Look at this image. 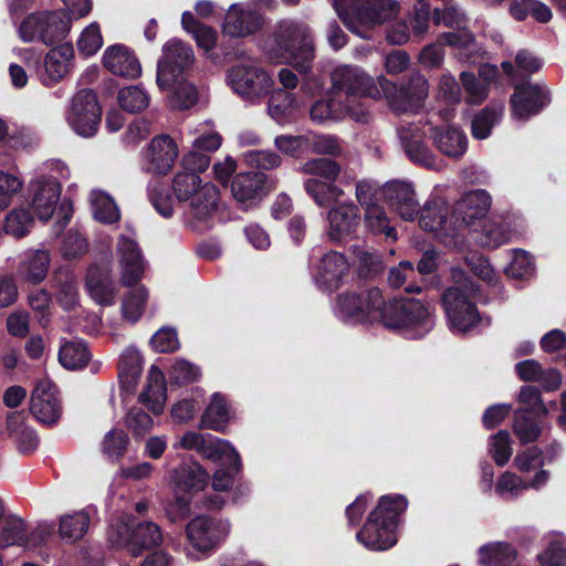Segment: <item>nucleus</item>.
Returning a JSON list of instances; mask_svg holds the SVG:
<instances>
[{"label":"nucleus","mask_w":566,"mask_h":566,"mask_svg":"<svg viewBox=\"0 0 566 566\" xmlns=\"http://www.w3.org/2000/svg\"><path fill=\"white\" fill-rule=\"evenodd\" d=\"M332 88L349 97H368L387 99L396 114L417 113L429 93L424 76L415 73L406 84L399 87L384 75L376 78L356 65H339L331 73Z\"/></svg>","instance_id":"obj_1"},{"label":"nucleus","mask_w":566,"mask_h":566,"mask_svg":"<svg viewBox=\"0 0 566 566\" xmlns=\"http://www.w3.org/2000/svg\"><path fill=\"white\" fill-rule=\"evenodd\" d=\"M266 54L274 63H287L301 73L310 72L314 60L310 28L290 20L279 22L266 43Z\"/></svg>","instance_id":"obj_2"},{"label":"nucleus","mask_w":566,"mask_h":566,"mask_svg":"<svg viewBox=\"0 0 566 566\" xmlns=\"http://www.w3.org/2000/svg\"><path fill=\"white\" fill-rule=\"evenodd\" d=\"M407 500L401 495H385L369 514L366 524L356 537L366 548L385 551L396 542L395 526L397 517L407 509Z\"/></svg>","instance_id":"obj_3"},{"label":"nucleus","mask_w":566,"mask_h":566,"mask_svg":"<svg viewBox=\"0 0 566 566\" xmlns=\"http://www.w3.org/2000/svg\"><path fill=\"white\" fill-rule=\"evenodd\" d=\"M71 17L65 11H38L28 14L18 27V35L24 43L40 42L52 45L70 32Z\"/></svg>","instance_id":"obj_4"},{"label":"nucleus","mask_w":566,"mask_h":566,"mask_svg":"<svg viewBox=\"0 0 566 566\" xmlns=\"http://www.w3.org/2000/svg\"><path fill=\"white\" fill-rule=\"evenodd\" d=\"M176 501L167 507L169 518L175 522L189 514L193 494L205 489L209 474L197 462L181 463L171 475Z\"/></svg>","instance_id":"obj_5"},{"label":"nucleus","mask_w":566,"mask_h":566,"mask_svg":"<svg viewBox=\"0 0 566 566\" xmlns=\"http://www.w3.org/2000/svg\"><path fill=\"white\" fill-rule=\"evenodd\" d=\"M384 326L391 329H412L422 336L433 327L432 311L417 298L389 301L384 316Z\"/></svg>","instance_id":"obj_6"},{"label":"nucleus","mask_w":566,"mask_h":566,"mask_svg":"<svg viewBox=\"0 0 566 566\" xmlns=\"http://www.w3.org/2000/svg\"><path fill=\"white\" fill-rule=\"evenodd\" d=\"M107 536L113 546L126 547L133 557L142 555L143 551L160 546L164 541L161 528L150 521L138 523L134 527L125 521H118L111 525Z\"/></svg>","instance_id":"obj_7"},{"label":"nucleus","mask_w":566,"mask_h":566,"mask_svg":"<svg viewBox=\"0 0 566 566\" xmlns=\"http://www.w3.org/2000/svg\"><path fill=\"white\" fill-rule=\"evenodd\" d=\"M478 289L467 279L443 294L444 310L452 329L467 332L480 322V315L472 302Z\"/></svg>","instance_id":"obj_8"},{"label":"nucleus","mask_w":566,"mask_h":566,"mask_svg":"<svg viewBox=\"0 0 566 566\" xmlns=\"http://www.w3.org/2000/svg\"><path fill=\"white\" fill-rule=\"evenodd\" d=\"M231 532V523L227 518H214L199 515L186 525V537L190 547L202 556H208L226 541Z\"/></svg>","instance_id":"obj_9"},{"label":"nucleus","mask_w":566,"mask_h":566,"mask_svg":"<svg viewBox=\"0 0 566 566\" xmlns=\"http://www.w3.org/2000/svg\"><path fill=\"white\" fill-rule=\"evenodd\" d=\"M227 80L233 92L252 103L266 96L274 84L269 73L254 63L231 67L228 71Z\"/></svg>","instance_id":"obj_10"},{"label":"nucleus","mask_w":566,"mask_h":566,"mask_svg":"<svg viewBox=\"0 0 566 566\" xmlns=\"http://www.w3.org/2000/svg\"><path fill=\"white\" fill-rule=\"evenodd\" d=\"M101 114L96 94L92 90H81L71 101L66 120L78 136L87 138L96 134Z\"/></svg>","instance_id":"obj_11"},{"label":"nucleus","mask_w":566,"mask_h":566,"mask_svg":"<svg viewBox=\"0 0 566 566\" xmlns=\"http://www.w3.org/2000/svg\"><path fill=\"white\" fill-rule=\"evenodd\" d=\"M174 448L195 450L207 459L227 462L235 471L240 469V455L227 440L212 437L207 439L199 432L187 431L174 444Z\"/></svg>","instance_id":"obj_12"},{"label":"nucleus","mask_w":566,"mask_h":566,"mask_svg":"<svg viewBox=\"0 0 566 566\" xmlns=\"http://www.w3.org/2000/svg\"><path fill=\"white\" fill-rule=\"evenodd\" d=\"M195 53L190 45L180 40H169L163 49V57L157 66V85L161 91L166 90L174 77L192 65Z\"/></svg>","instance_id":"obj_13"},{"label":"nucleus","mask_w":566,"mask_h":566,"mask_svg":"<svg viewBox=\"0 0 566 566\" xmlns=\"http://www.w3.org/2000/svg\"><path fill=\"white\" fill-rule=\"evenodd\" d=\"M116 253L122 283L124 285L137 283L145 273L146 261L132 230L119 235Z\"/></svg>","instance_id":"obj_14"},{"label":"nucleus","mask_w":566,"mask_h":566,"mask_svg":"<svg viewBox=\"0 0 566 566\" xmlns=\"http://www.w3.org/2000/svg\"><path fill=\"white\" fill-rule=\"evenodd\" d=\"M264 25L263 15L255 9L242 3H233L226 11L221 30L229 38H248Z\"/></svg>","instance_id":"obj_15"},{"label":"nucleus","mask_w":566,"mask_h":566,"mask_svg":"<svg viewBox=\"0 0 566 566\" xmlns=\"http://www.w3.org/2000/svg\"><path fill=\"white\" fill-rule=\"evenodd\" d=\"M397 133L406 154L413 163L433 170L443 167V161L423 144L424 132L419 124H401Z\"/></svg>","instance_id":"obj_16"},{"label":"nucleus","mask_w":566,"mask_h":566,"mask_svg":"<svg viewBox=\"0 0 566 566\" xmlns=\"http://www.w3.org/2000/svg\"><path fill=\"white\" fill-rule=\"evenodd\" d=\"M30 412L43 424H54L61 417L62 406L55 385L49 379L36 382L30 400Z\"/></svg>","instance_id":"obj_17"},{"label":"nucleus","mask_w":566,"mask_h":566,"mask_svg":"<svg viewBox=\"0 0 566 566\" xmlns=\"http://www.w3.org/2000/svg\"><path fill=\"white\" fill-rule=\"evenodd\" d=\"M381 192L385 201L401 219L411 221L419 214L420 205L411 182L391 180L384 185Z\"/></svg>","instance_id":"obj_18"},{"label":"nucleus","mask_w":566,"mask_h":566,"mask_svg":"<svg viewBox=\"0 0 566 566\" xmlns=\"http://www.w3.org/2000/svg\"><path fill=\"white\" fill-rule=\"evenodd\" d=\"M31 207L41 221L54 214L61 196V186L54 177H39L30 184Z\"/></svg>","instance_id":"obj_19"},{"label":"nucleus","mask_w":566,"mask_h":566,"mask_svg":"<svg viewBox=\"0 0 566 566\" xmlns=\"http://www.w3.org/2000/svg\"><path fill=\"white\" fill-rule=\"evenodd\" d=\"M491 205V196L483 189L470 191L457 201L452 210V218H454L459 233L461 234L475 220L485 217Z\"/></svg>","instance_id":"obj_20"},{"label":"nucleus","mask_w":566,"mask_h":566,"mask_svg":"<svg viewBox=\"0 0 566 566\" xmlns=\"http://www.w3.org/2000/svg\"><path fill=\"white\" fill-rule=\"evenodd\" d=\"M268 177L263 172L248 171L233 177L231 195L244 209L259 203L268 192Z\"/></svg>","instance_id":"obj_21"},{"label":"nucleus","mask_w":566,"mask_h":566,"mask_svg":"<svg viewBox=\"0 0 566 566\" xmlns=\"http://www.w3.org/2000/svg\"><path fill=\"white\" fill-rule=\"evenodd\" d=\"M187 202H189L192 227L202 230L214 218L220 208L219 189L207 181Z\"/></svg>","instance_id":"obj_22"},{"label":"nucleus","mask_w":566,"mask_h":566,"mask_svg":"<svg viewBox=\"0 0 566 566\" xmlns=\"http://www.w3.org/2000/svg\"><path fill=\"white\" fill-rule=\"evenodd\" d=\"M348 270L347 259L340 252L328 251L319 259L313 277L321 290L332 292L340 286Z\"/></svg>","instance_id":"obj_23"},{"label":"nucleus","mask_w":566,"mask_h":566,"mask_svg":"<svg viewBox=\"0 0 566 566\" xmlns=\"http://www.w3.org/2000/svg\"><path fill=\"white\" fill-rule=\"evenodd\" d=\"M179 149L169 135H160L151 139L146 153V168L156 175H166L178 158Z\"/></svg>","instance_id":"obj_24"},{"label":"nucleus","mask_w":566,"mask_h":566,"mask_svg":"<svg viewBox=\"0 0 566 566\" xmlns=\"http://www.w3.org/2000/svg\"><path fill=\"white\" fill-rule=\"evenodd\" d=\"M74 50L70 43L51 49L44 57L43 71L40 73L41 82L50 86L64 78L71 71Z\"/></svg>","instance_id":"obj_25"},{"label":"nucleus","mask_w":566,"mask_h":566,"mask_svg":"<svg viewBox=\"0 0 566 566\" xmlns=\"http://www.w3.org/2000/svg\"><path fill=\"white\" fill-rule=\"evenodd\" d=\"M103 65L112 74L126 78H136L142 73L135 53L123 44L111 45L104 51Z\"/></svg>","instance_id":"obj_26"},{"label":"nucleus","mask_w":566,"mask_h":566,"mask_svg":"<svg viewBox=\"0 0 566 566\" xmlns=\"http://www.w3.org/2000/svg\"><path fill=\"white\" fill-rule=\"evenodd\" d=\"M448 208L443 203L428 202L419 218L420 227L447 240L460 235L452 214L447 218Z\"/></svg>","instance_id":"obj_27"},{"label":"nucleus","mask_w":566,"mask_h":566,"mask_svg":"<svg viewBox=\"0 0 566 566\" xmlns=\"http://www.w3.org/2000/svg\"><path fill=\"white\" fill-rule=\"evenodd\" d=\"M326 234L331 241H340L350 237L359 224L358 208L353 205H340L329 210Z\"/></svg>","instance_id":"obj_28"},{"label":"nucleus","mask_w":566,"mask_h":566,"mask_svg":"<svg viewBox=\"0 0 566 566\" xmlns=\"http://www.w3.org/2000/svg\"><path fill=\"white\" fill-rule=\"evenodd\" d=\"M547 103L545 92L537 85H518L511 97L513 116L525 120L537 114Z\"/></svg>","instance_id":"obj_29"},{"label":"nucleus","mask_w":566,"mask_h":566,"mask_svg":"<svg viewBox=\"0 0 566 566\" xmlns=\"http://www.w3.org/2000/svg\"><path fill=\"white\" fill-rule=\"evenodd\" d=\"M473 35L468 31L443 33L439 42L424 46L420 53L419 61L426 67L439 66L444 57L442 43L454 48L469 49L473 45Z\"/></svg>","instance_id":"obj_30"},{"label":"nucleus","mask_w":566,"mask_h":566,"mask_svg":"<svg viewBox=\"0 0 566 566\" xmlns=\"http://www.w3.org/2000/svg\"><path fill=\"white\" fill-rule=\"evenodd\" d=\"M428 124L431 139L440 153L452 158L461 157L465 153L468 139L461 129L453 126L439 127L432 122Z\"/></svg>","instance_id":"obj_31"},{"label":"nucleus","mask_w":566,"mask_h":566,"mask_svg":"<svg viewBox=\"0 0 566 566\" xmlns=\"http://www.w3.org/2000/svg\"><path fill=\"white\" fill-rule=\"evenodd\" d=\"M7 431L19 452L31 453L39 446L35 431L25 423L23 412H11L7 417Z\"/></svg>","instance_id":"obj_32"},{"label":"nucleus","mask_w":566,"mask_h":566,"mask_svg":"<svg viewBox=\"0 0 566 566\" xmlns=\"http://www.w3.org/2000/svg\"><path fill=\"white\" fill-rule=\"evenodd\" d=\"M398 10L399 4L395 0H365L355 17L363 25L371 27L395 17Z\"/></svg>","instance_id":"obj_33"},{"label":"nucleus","mask_w":566,"mask_h":566,"mask_svg":"<svg viewBox=\"0 0 566 566\" xmlns=\"http://www.w3.org/2000/svg\"><path fill=\"white\" fill-rule=\"evenodd\" d=\"M50 263L51 256L48 250H29L19 265V274L27 282L40 283L46 277Z\"/></svg>","instance_id":"obj_34"},{"label":"nucleus","mask_w":566,"mask_h":566,"mask_svg":"<svg viewBox=\"0 0 566 566\" xmlns=\"http://www.w3.org/2000/svg\"><path fill=\"white\" fill-rule=\"evenodd\" d=\"M140 398L154 413L163 412L166 401V384L164 374L158 367H150L148 384Z\"/></svg>","instance_id":"obj_35"},{"label":"nucleus","mask_w":566,"mask_h":566,"mask_svg":"<svg viewBox=\"0 0 566 566\" xmlns=\"http://www.w3.org/2000/svg\"><path fill=\"white\" fill-rule=\"evenodd\" d=\"M181 25L187 33L192 35L199 49L210 52L216 48L217 31L212 27L199 22L190 11L182 13Z\"/></svg>","instance_id":"obj_36"},{"label":"nucleus","mask_w":566,"mask_h":566,"mask_svg":"<svg viewBox=\"0 0 566 566\" xmlns=\"http://www.w3.org/2000/svg\"><path fill=\"white\" fill-rule=\"evenodd\" d=\"M91 514L87 510L76 511L60 518L59 534L67 543H75L87 533Z\"/></svg>","instance_id":"obj_37"},{"label":"nucleus","mask_w":566,"mask_h":566,"mask_svg":"<svg viewBox=\"0 0 566 566\" xmlns=\"http://www.w3.org/2000/svg\"><path fill=\"white\" fill-rule=\"evenodd\" d=\"M29 543L24 521L15 514H6L0 522V547L27 546Z\"/></svg>","instance_id":"obj_38"},{"label":"nucleus","mask_w":566,"mask_h":566,"mask_svg":"<svg viewBox=\"0 0 566 566\" xmlns=\"http://www.w3.org/2000/svg\"><path fill=\"white\" fill-rule=\"evenodd\" d=\"M56 301L66 311L78 305V286L74 274L69 270H60L54 276Z\"/></svg>","instance_id":"obj_39"},{"label":"nucleus","mask_w":566,"mask_h":566,"mask_svg":"<svg viewBox=\"0 0 566 566\" xmlns=\"http://www.w3.org/2000/svg\"><path fill=\"white\" fill-rule=\"evenodd\" d=\"M229 419L230 411L224 398L220 394H214L201 416L199 427L201 429L223 431Z\"/></svg>","instance_id":"obj_40"},{"label":"nucleus","mask_w":566,"mask_h":566,"mask_svg":"<svg viewBox=\"0 0 566 566\" xmlns=\"http://www.w3.org/2000/svg\"><path fill=\"white\" fill-rule=\"evenodd\" d=\"M336 313L343 319H348L354 323H363L366 316L370 313L374 315H380L378 312H369L370 310L363 308V296L361 293H344L338 296L336 303Z\"/></svg>","instance_id":"obj_41"},{"label":"nucleus","mask_w":566,"mask_h":566,"mask_svg":"<svg viewBox=\"0 0 566 566\" xmlns=\"http://www.w3.org/2000/svg\"><path fill=\"white\" fill-rule=\"evenodd\" d=\"M91 354L86 344L82 340H63L59 350V361L70 370L86 366Z\"/></svg>","instance_id":"obj_42"},{"label":"nucleus","mask_w":566,"mask_h":566,"mask_svg":"<svg viewBox=\"0 0 566 566\" xmlns=\"http://www.w3.org/2000/svg\"><path fill=\"white\" fill-rule=\"evenodd\" d=\"M512 239L510 227L495 219L484 222L481 233L476 237L480 245L488 249H496Z\"/></svg>","instance_id":"obj_43"},{"label":"nucleus","mask_w":566,"mask_h":566,"mask_svg":"<svg viewBox=\"0 0 566 566\" xmlns=\"http://www.w3.org/2000/svg\"><path fill=\"white\" fill-rule=\"evenodd\" d=\"M93 216L103 223H114L120 218V212L114 199L103 190H93L90 196Z\"/></svg>","instance_id":"obj_44"},{"label":"nucleus","mask_w":566,"mask_h":566,"mask_svg":"<svg viewBox=\"0 0 566 566\" xmlns=\"http://www.w3.org/2000/svg\"><path fill=\"white\" fill-rule=\"evenodd\" d=\"M142 356L134 347H127L118 361V376L128 388L134 387L142 374Z\"/></svg>","instance_id":"obj_45"},{"label":"nucleus","mask_w":566,"mask_h":566,"mask_svg":"<svg viewBox=\"0 0 566 566\" xmlns=\"http://www.w3.org/2000/svg\"><path fill=\"white\" fill-rule=\"evenodd\" d=\"M516 551L506 543H492L480 548V563L485 566H505L516 559Z\"/></svg>","instance_id":"obj_46"},{"label":"nucleus","mask_w":566,"mask_h":566,"mask_svg":"<svg viewBox=\"0 0 566 566\" xmlns=\"http://www.w3.org/2000/svg\"><path fill=\"white\" fill-rule=\"evenodd\" d=\"M148 292L145 286H137L127 292L122 301V316L125 321L134 324L144 314Z\"/></svg>","instance_id":"obj_47"},{"label":"nucleus","mask_w":566,"mask_h":566,"mask_svg":"<svg viewBox=\"0 0 566 566\" xmlns=\"http://www.w3.org/2000/svg\"><path fill=\"white\" fill-rule=\"evenodd\" d=\"M86 286L91 297L101 305H112L116 295L115 284L108 277L99 279L96 270L91 269L87 274Z\"/></svg>","instance_id":"obj_48"},{"label":"nucleus","mask_w":566,"mask_h":566,"mask_svg":"<svg viewBox=\"0 0 566 566\" xmlns=\"http://www.w3.org/2000/svg\"><path fill=\"white\" fill-rule=\"evenodd\" d=\"M172 88L170 103L178 109H188L198 102L197 87L185 78L176 76L167 88Z\"/></svg>","instance_id":"obj_49"},{"label":"nucleus","mask_w":566,"mask_h":566,"mask_svg":"<svg viewBox=\"0 0 566 566\" xmlns=\"http://www.w3.org/2000/svg\"><path fill=\"white\" fill-rule=\"evenodd\" d=\"M34 223L33 216L25 208L12 209L4 219L3 231L14 238L25 237Z\"/></svg>","instance_id":"obj_50"},{"label":"nucleus","mask_w":566,"mask_h":566,"mask_svg":"<svg viewBox=\"0 0 566 566\" xmlns=\"http://www.w3.org/2000/svg\"><path fill=\"white\" fill-rule=\"evenodd\" d=\"M366 227L374 233H384L386 238L396 239V230L390 226L389 218L378 203H368L365 208Z\"/></svg>","instance_id":"obj_51"},{"label":"nucleus","mask_w":566,"mask_h":566,"mask_svg":"<svg viewBox=\"0 0 566 566\" xmlns=\"http://www.w3.org/2000/svg\"><path fill=\"white\" fill-rule=\"evenodd\" d=\"M190 134L195 135L192 148L202 151H216L220 148L222 138L220 134L212 129V122L205 120L195 126Z\"/></svg>","instance_id":"obj_52"},{"label":"nucleus","mask_w":566,"mask_h":566,"mask_svg":"<svg viewBox=\"0 0 566 566\" xmlns=\"http://www.w3.org/2000/svg\"><path fill=\"white\" fill-rule=\"evenodd\" d=\"M205 182L198 174L181 170L172 179V190L178 201H188Z\"/></svg>","instance_id":"obj_53"},{"label":"nucleus","mask_w":566,"mask_h":566,"mask_svg":"<svg viewBox=\"0 0 566 566\" xmlns=\"http://www.w3.org/2000/svg\"><path fill=\"white\" fill-rule=\"evenodd\" d=\"M503 112V105L488 106L476 114L472 120V135L476 139H484L491 134V129L499 120Z\"/></svg>","instance_id":"obj_54"},{"label":"nucleus","mask_w":566,"mask_h":566,"mask_svg":"<svg viewBox=\"0 0 566 566\" xmlns=\"http://www.w3.org/2000/svg\"><path fill=\"white\" fill-rule=\"evenodd\" d=\"M117 101L126 112L137 113L148 107L149 95L139 86H126L119 90Z\"/></svg>","instance_id":"obj_55"},{"label":"nucleus","mask_w":566,"mask_h":566,"mask_svg":"<svg viewBox=\"0 0 566 566\" xmlns=\"http://www.w3.org/2000/svg\"><path fill=\"white\" fill-rule=\"evenodd\" d=\"M417 272L412 263L409 261H402L398 264V266L390 269L388 274V283L394 289L405 286L406 292L418 293L421 291V287L412 282Z\"/></svg>","instance_id":"obj_56"},{"label":"nucleus","mask_w":566,"mask_h":566,"mask_svg":"<svg viewBox=\"0 0 566 566\" xmlns=\"http://www.w3.org/2000/svg\"><path fill=\"white\" fill-rule=\"evenodd\" d=\"M306 192L314 199L318 206L328 205L343 196V190L338 187L311 178L304 184Z\"/></svg>","instance_id":"obj_57"},{"label":"nucleus","mask_w":566,"mask_h":566,"mask_svg":"<svg viewBox=\"0 0 566 566\" xmlns=\"http://www.w3.org/2000/svg\"><path fill=\"white\" fill-rule=\"evenodd\" d=\"M312 120L323 124L327 120H342L345 118V111L339 102L334 99H321L313 104L311 107Z\"/></svg>","instance_id":"obj_58"},{"label":"nucleus","mask_w":566,"mask_h":566,"mask_svg":"<svg viewBox=\"0 0 566 566\" xmlns=\"http://www.w3.org/2000/svg\"><path fill=\"white\" fill-rule=\"evenodd\" d=\"M537 558L542 566H566V538L562 535L552 538Z\"/></svg>","instance_id":"obj_59"},{"label":"nucleus","mask_w":566,"mask_h":566,"mask_svg":"<svg viewBox=\"0 0 566 566\" xmlns=\"http://www.w3.org/2000/svg\"><path fill=\"white\" fill-rule=\"evenodd\" d=\"M128 436L119 429L109 430L102 441V452L109 459L122 458L128 447Z\"/></svg>","instance_id":"obj_60"},{"label":"nucleus","mask_w":566,"mask_h":566,"mask_svg":"<svg viewBox=\"0 0 566 566\" xmlns=\"http://www.w3.org/2000/svg\"><path fill=\"white\" fill-rule=\"evenodd\" d=\"M513 431L522 443L533 442L541 434L538 423L532 420L525 410H516Z\"/></svg>","instance_id":"obj_61"},{"label":"nucleus","mask_w":566,"mask_h":566,"mask_svg":"<svg viewBox=\"0 0 566 566\" xmlns=\"http://www.w3.org/2000/svg\"><path fill=\"white\" fill-rule=\"evenodd\" d=\"M298 107L295 97L284 91L275 92L269 101V114L276 122H282L284 117Z\"/></svg>","instance_id":"obj_62"},{"label":"nucleus","mask_w":566,"mask_h":566,"mask_svg":"<svg viewBox=\"0 0 566 566\" xmlns=\"http://www.w3.org/2000/svg\"><path fill=\"white\" fill-rule=\"evenodd\" d=\"M301 171L334 181L340 172V167L336 161L327 158H313L302 165Z\"/></svg>","instance_id":"obj_63"},{"label":"nucleus","mask_w":566,"mask_h":566,"mask_svg":"<svg viewBox=\"0 0 566 566\" xmlns=\"http://www.w3.org/2000/svg\"><path fill=\"white\" fill-rule=\"evenodd\" d=\"M307 150L318 155H342L340 140L333 135H307Z\"/></svg>","instance_id":"obj_64"}]
</instances>
